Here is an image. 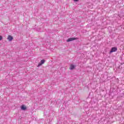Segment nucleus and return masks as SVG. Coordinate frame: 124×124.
I'll return each mask as SVG.
<instances>
[{"label":"nucleus","instance_id":"39448f33","mask_svg":"<svg viewBox=\"0 0 124 124\" xmlns=\"http://www.w3.org/2000/svg\"><path fill=\"white\" fill-rule=\"evenodd\" d=\"M8 39L9 41H12L13 40V37L11 35L8 36Z\"/></svg>","mask_w":124,"mask_h":124},{"label":"nucleus","instance_id":"20e7f679","mask_svg":"<svg viewBox=\"0 0 124 124\" xmlns=\"http://www.w3.org/2000/svg\"><path fill=\"white\" fill-rule=\"evenodd\" d=\"M74 68H75V66L73 64H71L70 66V69L71 70H73V69H74Z\"/></svg>","mask_w":124,"mask_h":124},{"label":"nucleus","instance_id":"f257e3e1","mask_svg":"<svg viewBox=\"0 0 124 124\" xmlns=\"http://www.w3.org/2000/svg\"><path fill=\"white\" fill-rule=\"evenodd\" d=\"M44 62H45V60H42L40 62L38 63V67H39V66H41V65H42V64H43L44 63Z\"/></svg>","mask_w":124,"mask_h":124},{"label":"nucleus","instance_id":"7ed1b4c3","mask_svg":"<svg viewBox=\"0 0 124 124\" xmlns=\"http://www.w3.org/2000/svg\"><path fill=\"white\" fill-rule=\"evenodd\" d=\"M73 40H75V38H70L67 40V42H70Z\"/></svg>","mask_w":124,"mask_h":124},{"label":"nucleus","instance_id":"f03ea898","mask_svg":"<svg viewBox=\"0 0 124 124\" xmlns=\"http://www.w3.org/2000/svg\"><path fill=\"white\" fill-rule=\"evenodd\" d=\"M117 50V47H112L110 51V53H113V52H116Z\"/></svg>","mask_w":124,"mask_h":124},{"label":"nucleus","instance_id":"6e6552de","mask_svg":"<svg viewBox=\"0 0 124 124\" xmlns=\"http://www.w3.org/2000/svg\"><path fill=\"white\" fill-rule=\"evenodd\" d=\"M74 1H78V0H73Z\"/></svg>","mask_w":124,"mask_h":124},{"label":"nucleus","instance_id":"0eeeda50","mask_svg":"<svg viewBox=\"0 0 124 124\" xmlns=\"http://www.w3.org/2000/svg\"><path fill=\"white\" fill-rule=\"evenodd\" d=\"M2 36H0V41L2 40Z\"/></svg>","mask_w":124,"mask_h":124},{"label":"nucleus","instance_id":"423d86ee","mask_svg":"<svg viewBox=\"0 0 124 124\" xmlns=\"http://www.w3.org/2000/svg\"><path fill=\"white\" fill-rule=\"evenodd\" d=\"M27 109V108L26 107H25L24 106H22L21 107V110H26Z\"/></svg>","mask_w":124,"mask_h":124}]
</instances>
